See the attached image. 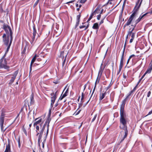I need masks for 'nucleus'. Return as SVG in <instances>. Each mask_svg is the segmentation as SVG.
<instances>
[{
    "label": "nucleus",
    "instance_id": "29",
    "mask_svg": "<svg viewBox=\"0 0 152 152\" xmlns=\"http://www.w3.org/2000/svg\"><path fill=\"white\" fill-rule=\"evenodd\" d=\"M97 82V80H96V82H95V86H94V89H93V92H92V94H91V97H90V98L89 99V100L88 101V102H87L86 104H87V103H88V102H89V101L90 100H91V96H92V95H93V94L94 93V91H95V88H96V83Z\"/></svg>",
    "mask_w": 152,
    "mask_h": 152
},
{
    "label": "nucleus",
    "instance_id": "20",
    "mask_svg": "<svg viewBox=\"0 0 152 152\" xmlns=\"http://www.w3.org/2000/svg\"><path fill=\"white\" fill-rule=\"evenodd\" d=\"M84 98V96L83 93H82L81 95L80 103L79 104V107H80L82 106L83 103L84 102V101L83 100Z\"/></svg>",
    "mask_w": 152,
    "mask_h": 152
},
{
    "label": "nucleus",
    "instance_id": "25",
    "mask_svg": "<svg viewBox=\"0 0 152 152\" xmlns=\"http://www.w3.org/2000/svg\"><path fill=\"white\" fill-rule=\"evenodd\" d=\"M4 152H11L10 151V146L9 144H8L6 146V148Z\"/></svg>",
    "mask_w": 152,
    "mask_h": 152
},
{
    "label": "nucleus",
    "instance_id": "30",
    "mask_svg": "<svg viewBox=\"0 0 152 152\" xmlns=\"http://www.w3.org/2000/svg\"><path fill=\"white\" fill-rule=\"evenodd\" d=\"M31 98L30 103L31 104H32L34 103V100L33 95H31Z\"/></svg>",
    "mask_w": 152,
    "mask_h": 152
},
{
    "label": "nucleus",
    "instance_id": "50",
    "mask_svg": "<svg viewBox=\"0 0 152 152\" xmlns=\"http://www.w3.org/2000/svg\"><path fill=\"white\" fill-rule=\"evenodd\" d=\"M135 56L134 55H131V56H130L129 58H131L132 57H134Z\"/></svg>",
    "mask_w": 152,
    "mask_h": 152
},
{
    "label": "nucleus",
    "instance_id": "27",
    "mask_svg": "<svg viewBox=\"0 0 152 152\" xmlns=\"http://www.w3.org/2000/svg\"><path fill=\"white\" fill-rule=\"evenodd\" d=\"M134 28L135 27H133V28L132 30L130 31H129L128 32V34L127 35L126 37V39L128 38L129 36H130L132 35V33H133V32H133V31L134 30Z\"/></svg>",
    "mask_w": 152,
    "mask_h": 152
},
{
    "label": "nucleus",
    "instance_id": "52",
    "mask_svg": "<svg viewBox=\"0 0 152 152\" xmlns=\"http://www.w3.org/2000/svg\"><path fill=\"white\" fill-rule=\"evenodd\" d=\"M140 82V80H139V81L137 83V84L135 86H136V88L137 87L138 85H139V84Z\"/></svg>",
    "mask_w": 152,
    "mask_h": 152
},
{
    "label": "nucleus",
    "instance_id": "24",
    "mask_svg": "<svg viewBox=\"0 0 152 152\" xmlns=\"http://www.w3.org/2000/svg\"><path fill=\"white\" fill-rule=\"evenodd\" d=\"M106 94V92H105L104 93H102L99 96V100H102L105 96Z\"/></svg>",
    "mask_w": 152,
    "mask_h": 152
},
{
    "label": "nucleus",
    "instance_id": "41",
    "mask_svg": "<svg viewBox=\"0 0 152 152\" xmlns=\"http://www.w3.org/2000/svg\"><path fill=\"white\" fill-rule=\"evenodd\" d=\"M0 118H4V114L3 113H1Z\"/></svg>",
    "mask_w": 152,
    "mask_h": 152
},
{
    "label": "nucleus",
    "instance_id": "16",
    "mask_svg": "<svg viewBox=\"0 0 152 152\" xmlns=\"http://www.w3.org/2000/svg\"><path fill=\"white\" fill-rule=\"evenodd\" d=\"M33 36L31 38H32V42H33L35 40V37L37 34V31L35 28V27L34 26L33 27Z\"/></svg>",
    "mask_w": 152,
    "mask_h": 152
},
{
    "label": "nucleus",
    "instance_id": "38",
    "mask_svg": "<svg viewBox=\"0 0 152 152\" xmlns=\"http://www.w3.org/2000/svg\"><path fill=\"white\" fill-rule=\"evenodd\" d=\"M80 15H78L77 16V20L78 21H80Z\"/></svg>",
    "mask_w": 152,
    "mask_h": 152
},
{
    "label": "nucleus",
    "instance_id": "13",
    "mask_svg": "<svg viewBox=\"0 0 152 152\" xmlns=\"http://www.w3.org/2000/svg\"><path fill=\"white\" fill-rule=\"evenodd\" d=\"M50 119L49 118H48L47 119L46 121L45 124L43 125V126H45V127L46 126V125L47 124V133H46V136L47 135L48 133V130H49V124L50 122Z\"/></svg>",
    "mask_w": 152,
    "mask_h": 152
},
{
    "label": "nucleus",
    "instance_id": "56",
    "mask_svg": "<svg viewBox=\"0 0 152 152\" xmlns=\"http://www.w3.org/2000/svg\"><path fill=\"white\" fill-rule=\"evenodd\" d=\"M149 66L152 67V63L151 62L149 65Z\"/></svg>",
    "mask_w": 152,
    "mask_h": 152
},
{
    "label": "nucleus",
    "instance_id": "31",
    "mask_svg": "<svg viewBox=\"0 0 152 152\" xmlns=\"http://www.w3.org/2000/svg\"><path fill=\"white\" fill-rule=\"evenodd\" d=\"M12 42V41H11V40L10 41V42L8 45V46L7 47V50L6 51V53H7V52H8L9 50V49L10 48V46L11 45V42Z\"/></svg>",
    "mask_w": 152,
    "mask_h": 152
},
{
    "label": "nucleus",
    "instance_id": "33",
    "mask_svg": "<svg viewBox=\"0 0 152 152\" xmlns=\"http://www.w3.org/2000/svg\"><path fill=\"white\" fill-rule=\"evenodd\" d=\"M80 110H79L78 111V110H77L74 113V114H75V115H78L80 113Z\"/></svg>",
    "mask_w": 152,
    "mask_h": 152
},
{
    "label": "nucleus",
    "instance_id": "40",
    "mask_svg": "<svg viewBox=\"0 0 152 152\" xmlns=\"http://www.w3.org/2000/svg\"><path fill=\"white\" fill-rule=\"evenodd\" d=\"M87 0H80V2L81 3H84Z\"/></svg>",
    "mask_w": 152,
    "mask_h": 152
},
{
    "label": "nucleus",
    "instance_id": "53",
    "mask_svg": "<svg viewBox=\"0 0 152 152\" xmlns=\"http://www.w3.org/2000/svg\"><path fill=\"white\" fill-rule=\"evenodd\" d=\"M102 69L100 68V70H99V73H102Z\"/></svg>",
    "mask_w": 152,
    "mask_h": 152
},
{
    "label": "nucleus",
    "instance_id": "21",
    "mask_svg": "<svg viewBox=\"0 0 152 152\" xmlns=\"http://www.w3.org/2000/svg\"><path fill=\"white\" fill-rule=\"evenodd\" d=\"M7 35V37L5 39H4V40H3L4 44L7 46L8 45L9 41V34H8Z\"/></svg>",
    "mask_w": 152,
    "mask_h": 152
},
{
    "label": "nucleus",
    "instance_id": "12",
    "mask_svg": "<svg viewBox=\"0 0 152 152\" xmlns=\"http://www.w3.org/2000/svg\"><path fill=\"white\" fill-rule=\"evenodd\" d=\"M45 130V126H43L42 127V128L41 129V131L40 132H39L38 131H37V134H36V136H38L39 134V136L38 139V142H39H39L40 141L41 139L42 136V135L43 133V132Z\"/></svg>",
    "mask_w": 152,
    "mask_h": 152
},
{
    "label": "nucleus",
    "instance_id": "18",
    "mask_svg": "<svg viewBox=\"0 0 152 152\" xmlns=\"http://www.w3.org/2000/svg\"><path fill=\"white\" fill-rule=\"evenodd\" d=\"M18 73V72L17 71H16L14 72L13 76L12 77V78L10 80V83L11 84L14 82Z\"/></svg>",
    "mask_w": 152,
    "mask_h": 152
},
{
    "label": "nucleus",
    "instance_id": "62",
    "mask_svg": "<svg viewBox=\"0 0 152 152\" xmlns=\"http://www.w3.org/2000/svg\"><path fill=\"white\" fill-rule=\"evenodd\" d=\"M88 27V26H87L85 28V30H86Z\"/></svg>",
    "mask_w": 152,
    "mask_h": 152
},
{
    "label": "nucleus",
    "instance_id": "55",
    "mask_svg": "<svg viewBox=\"0 0 152 152\" xmlns=\"http://www.w3.org/2000/svg\"><path fill=\"white\" fill-rule=\"evenodd\" d=\"M123 77L124 79L126 78V75H124V74L123 75Z\"/></svg>",
    "mask_w": 152,
    "mask_h": 152
},
{
    "label": "nucleus",
    "instance_id": "64",
    "mask_svg": "<svg viewBox=\"0 0 152 152\" xmlns=\"http://www.w3.org/2000/svg\"><path fill=\"white\" fill-rule=\"evenodd\" d=\"M80 96H79V97H78V99H77V101H78V102L79 101V100H80Z\"/></svg>",
    "mask_w": 152,
    "mask_h": 152
},
{
    "label": "nucleus",
    "instance_id": "51",
    "mask_svg": "<svg viewBox=\"0 0 152 152\" xmlns=\"http://www.w3.org/2000/svg\"><path fill=\"white\" fill-rule=\"evenodd\" d=\"M84 27H85V26H80V28H84Z\"/></svg>",
    "mask_w": 152,
    "mask_h": 152
},
{
    "label": "nucleus",
    "instance_id": "39",
    "mask_svg": "<svg viewBox=\"0 0 152 152\" xmlns=\"http://www.w3.org/2000/svg\"><path fill=\"white\" fill-rule=\"evenodd\" d=\"M135 36V33H132L131 37L132 38L134 39Z\"/></svg>",
    "mask_w": 152,
    "mask_h": 152
},
{
    "label": "nucleus",
    "instance_id": "7",
    "mask_svg": "<svg viewBox=\"0 0 152 152\" xmlns=\"http://www.w3.org/2000/svg\"><path fill=\"white\" fill-rule=\"evenodd\" d=\"M57 91L54 93H52L51 94V96H52L51 97V107H53V104L55 101L56 99V93L57 92Z\"/></svg>",
    "mask_w": 152,
    "mask_h": 152
},
{
    "label": "nucleus",
    "instance_id": "8",
    "mask_svg": "<svg viewBox=\"0 0 152 152\" xmlns=\"http://www.w3.org/2000/svg\"><path fill=\"white\" fill-rule=\"evenodd\" d=\"M148 12L145 13L144 14L141 15L134 22V24H132V26L135 27L137 24L142 19V18L145 15H146L148 14Z\"/></svg>",
    "mask_w": 152,
    "mask_h": 152
},
{
    "label": "nucleus",
    "instance_id": "54",
    "mask_svg": "<svg viewBox=\"0 0 152 152\" xmlns=\"http://www.w3.org/2000/svg\"><path fill=\"white\" fill-rule=\"evenodd\" d=\"M130 59L131 58H128V60H127V64H128L129 63V60H130Z\"/></svg>",
    "mask_w": 152,
    "mask_h": 152
},
{
    "label": "nucleus",
    "instance_id": "11",
    "mask_svg": "<svg viewBox=\"0 0 152 152\" xmlns=\"http://www.w3.org/2000/svg\"><path fill=\"white\" fill-rule=\"evenodd\" d=\"M148 12L145 13L144 14L141 15L134 22V24H132V26L135 27L137 24L142 19V18L145 15H146L148 14Z\"/></svg>",
    "mask_w": 152,
    "mask_h": 152
},
{
    "label": "nucleus",
    "instance_id": "45",
    "mask_svg": "<svg viewBox=\"0 0 152 152\" xmlns=\"http://www.w3.org/2000/svg\"><path fill=\"white\" fill-rule=\"evenodd\" d=\"M6 34H3V40H4V38H5V39L6 38Z\"/></svg>",
    "mask_w": 152,
    "mask_h": 152
},
{
    "label": "nucleus",
    "instance_id": "44",
    "mask_svg": "<svg viewBox=\"0 0 152 152\" xmlns=\"http://www.w3.org/2000/svg\"><path fill=\"white\" fill-rule=\"evenodd\" d=\"M101 18V15H98L97 16V19L98 20H99Z\"/></svg>",
    "mask_w": 152,
    "mask_h": 152
},
{
    "label": "nucleus",
    "instance_id": "6",
    "mask_svg": "<svg viewBox=\"0 0 152 152\" xmlns=\"http://www.w3.org/2000/svg\"><path fill=\"white\" fill-rule=\"evenodd\" d=\"M7 61L6 59L2 58L0 60V69L4 68L7 69L9 68V66L7 65Z\"/></svg>",
    "mask_w": 152,
    "mask_h": 152
},
{
    "label": "nucleus",
    "instance_id": "10",
    "mask_svg": "<svg viewBox=\"0 0 152 152\" xmlns=\"http://www.w3.org/2000/svg\"><path fill=\"white\" fill-rule=\"evenodd\" d=\"M148 12L145 13L144 14L141 15L134 22V24H132V26L135 27L137 24L142 19V18L145 15H146L148 14Z\"/></svg>",
    "mask_w": 152,
    "mask_h": 152
},
{
    "label": "nucleus",
    "instance_id": "58",
    "mask_svg": "<svg viewBox=\"0 0 152 152\" xmlns=\"http://www.w3.org/2000/svg\"><path fill=\"white\" fill-rule=\"evenodd\" d=\"M67 85H66L65 87L64 90H63V92L64 91V90H65V89L66 88V87H67Z\"/></svg>",
    "mask_w": 152,
    "mask_h": 152
},
{
    "label": "nucleus",
    "instance_id": "60",
    "mask_svg": "<svg viewBox=\"0 0 152 152\" xmlns=\"http://www.w3.org/2000/svg\"><path fill=\"white\" fill-rule=\"evenodd\" d=\"M42 147H43V148H44V142H43L42 143Z\"/></svg>",
    "mask_w": 152,
    "mask_h": 152
},
{
    "label": "nucleus",
    "instance_id": "26",
    "mask_svg": "<svg viewBox=\"0 0 152 152\" xmlns=\"http://www.w3.org/2000/svg\"><path fill=\"white\" fill-rule=\"evenodd\" d=\"M92 28L94 29H98L99 28V26L98 24L97 23H94L93 26Z\"/></svg>",
    "mask_w": 152,
    "mask_h": 152
},
{
    "label": "nucleus",
    "instance_id": "48",
    "mask_svg": "<svg viewBox=\"0 0 152 152\" xmlns=\"http://www.w3.org/2000/svg\"><path fill=\"white\" fill-rule=\"evenodd\" d=\"M80 21L77 20V22L76 23V26H77L79 24Z\"/></svg>",
    "mask_w": 152,
    "mask_h": 152
},
{
    "label": "nucleus",
    "instance_id": "17",
    "mask_svg": "<svg viewBox=\"0 0 152 152\" xmlns=\"http://www.w3.org/2000/svg\"><path fill=\"white\" fill-rule=\"evenodd\" d=\"M69 87L66 90V91L65 92V93L64 94L61 95L60 98L61 100L63 99L67 95L69 92Z\"/></svg>",
    "mask_w": 152,
    "mask_h": 152
},
{
    "label": "nucleus",
    "instance_id": "23",
    "mask_svg": "<svg viewBox=\"0 0 152 152\" xmlns=\"http://www.w3.org/2000/svg\"><path fill=\"white\" fill-rule=\"evenodd\" d=\"M152 70V67L149 66L147 71L143 75V77H144L145 75L147 73H150L151 72Z\"/></svg>",
    "mask_w": 152,
    "mask_h": 152
},
{
    "label": "nucleus",
    "instance_id": "42",
    "mask_svg": "<svg viewBox=\"0 0 152 152\" xmlns=\"http://www.w3.org/2000/svg\"><path fill=\"white\" fill-rule=\"evenodd\" d=\"M152 113V110L151 111H150L149 112L148 114H147V115H146L145 116H147L148 115H150Z\"/></svg>",
    "mask_w": 152,
    "mask_h": 152
},
{
    "label": "nucleus",
    "instance_id": "36",
    "mask_svg": "<svg viewBox=\"0 0 152 152\" xmlns=\"http://www.w3.org/2000/svg\"><path fill=\"white\" fill-rule=\"evenodd\" d=\"M18 145L19 148L20 147V138H19L18 140Z\"/></svg>",
    "mask_w": 152,
    "mask_h": 152
},
{
    "label": "nucleus",
    "instance_id": "15",
    "mask_svg": "<svg viewBox=\"0 0 152 152\" xmlns=\"http://www.w3.org/2000/svg\"><path fill=\"white\" fill-rule=\"evenodd\" d=\"M4 118H0V126L1 127V129L2 131H3L4 132L7 128H6L4 130H3V126H4Z\"/></svg>",
    "mask_w": 152,
    "mask_h": 152
},
{
    "label": "nucleus",
    "instance_id": "59",
    "mask_svg": "<svg viewBox=\"0 0 152 152\" xmlns=\"http://www.w3.org/2000/svg\"><path fill=\"white\" fill-rule=\"evenodd\" d=\"M24 133L26 134H27V132H26V130H24Z\"/></svg>",
    "mask_w": 152,
    "mask_h": 152
},
{
    "label": "nucleus",
    "instance_id": "34",
    "mask_svg": "<svg viewBox=\"0 0 152 152\" xmlns=\"http://www.w3.org/2000/svg\"><path fill=\"white\" fill-rule=\"evenodd\" d=\"M97 114H95L94 115L93 118L92 119V121H91L92 122H94V120L96 119V118L97 117Z\"/></svg>",
    "mask_w": 152,
    "mask_h": 152
},
{
    "label": "nucleus",
    "instance_id": "63",
    "mask_svg": "<svg viewBox=\"0 0 152 152\" xmlns=\"http://www.w3.org/2000/svg\"><path fill=\"white\" fill-rule=\"evenodd\" d=\"M76 6L77 7H79V5L78 4H76Z\"/></svg>",
    "mask_w": 152,
    "mask_h": 152
},
{
    "label": "nucleus",
    "instance_id": "61",
    "mask_svg": "<svg viewBox=\"0 0 152 152\" xmlns=\"http://www.w3.org/2000/svg\"><path fill=\"white\" fill-rule=\"evenodd\" d=\"M143 77V76H142V77L141 78V79L139 80H140V81L141 80H142V79L143 78V77Z\"/></svg>",
    "mask_w": 152,
    "mask_h": 152
},
{
    "label": "nucleus",
    "instance_id": "19",
    "mask_svg": "<svg viewBox=\"0 0 152 152\" xmlns=\"http://www.w3.org/2000/svg\"><path fill=\"white\" fill-rule=\"evenodd\" d=\"M124 51H125V49H124L123 50V53H122V56L121 57V61H120V66H123V65Z\"/></svg>",
    "mask_w": 152,
    "mask_h": 152
},
{
    "label": "nucleus",
    "instance_id": "14",
    "mask_svg": "<svg viewBox=\"0 0 152 152\" xmlns=\"http://www.w3.org/2000/svg\"><path fill=\"white\" fill-rule=\"evenodd\" d=\"M128 98H127L126 97V98L123 101L122 103L121 106L120 112H121L122 111H123V112H124V106L125 104L126 100Z\"/></svg>",
    "mask_w": 152,
    "mask_h": 152
},
{
    "label": "nucleus",
    "instance_id": "35",
    "mask_svg": "<svg viewBox=\"0 0 152 152\" xmlns=\"http://www.w3.org/2000/svg\"><path fill=\"white\" fill-rule=\"evenodd\" d=\"M39 0H37V1H36V2H35V3L34 4V7H35L38 4V2H39Z\"/></svg>",
    "mask_w": 152,
    "mask_h": 152
},
{
    "label": "nucleus",
    "instance_id": "37",
    "mask_svg": "<svg viewBox=\"0 0 152 152\" xmlns=\"http://www.w3.org/2000/svg\"><path fill=\"white\" fill-rule=\"evenodd\" d=\"M93 13H92L91 15L89 17V18L88 19V21L87 22L90 21L91 19L92 18V16H93Z\"/></svg>",
    "mask_w": 152,
    "mask_h": 152
},
{
    "label": "nucleus",
    "instance_id": "57",
    "mask_svg": "<svg viewBox=\"0 0 152 152\" xmlns=\"http://www.w3.org/2000/svg\"><path fill=\"white\" fill-rule=\"evenodd\" d=\"M74 0H73V1H69L68 2H67V3H72L74 1Z\"/></svg>",
    "mask_w": 152,
    "mask_h": 152
},
{
    "label": "nucleus",
    "instance_id": "32",
    "mask_svg": "<svg viewBox=\"0 0 152 152\" xmlns=\"http://www.w3.org/2000/svg\"><path fill=\"white\" fill-rule=\"evenodd\" d=\"M122 67H123L122 66L119 65V70H118V73H117L118 74H119L120 73V72L121 71L122 68Z\"/></svg>",
    "mask_w": 152,
    "mask_h": 152
},
{
    "label": "nucleus",
    "instance_id": "1",
    "mask_svg": "<svg viewBox=\"0 0 152 152\" xmlns=\"http://www.w3.org/2000/svg\"><path fill=\"white\" fill-rule=\"evenodd\" d=\"M142 0H138L133 10V12L130 17L126 23L124 25V28L126 26H128L131 23L132 21L135 16V15L137 11L140 7L142 3Z\"/></svg>",
    "mask_w": 152,
    "mask_h": 152
},
{
    "label": "nucleus",
    "instance_id": "4",
    "mask_svg": "<svg viewBox=\"0 0 152 152\" xmlns=\"http://www.w3.org/2000/svg\"><path fill=\"white\" fill-rule=\"evenodd\" d=\"M120 123L122 125H121L122 127H127L126 123L127 120L126 115L125 112H120Z\"/></svg>",
    "mask_w": 152,
    "mask_h": 152
},
{
    "label": "nucleus",
    "instance_id": "9",
    "mask_svg": "<svg viewBox=\"0 0 152 152\" xmlns=\"http://www.w3.org/2000/svg\"><path fill=\"white\" fill-rule=\"evenodd\" d=\"M148 12L145 13L144 14L141 15L134 22V24H132V26L135 27L137 24L142 19V18L145 15H146L148 14Z\"/></svg>",
    "mask_w": 152,
    "mask_h": 152
},
{
    "label": "nucleus",
    "instance_id": "2",
    "mask_svg": "<svg viewBox=\"0 0 152 152\" xmlns=\"http://www.w3.org/2000/svg\"><path fill=\"white\" fill-rule=\"evenodd\" d=\"M35 122L34 124L33 125L34 128H36V131L37 132L39 131V128L41 129L42 128V126L43 125L44 121H42L41 118H37L35 120Z\"/></svg>",
    "mask_w": 152,
    "mask_h": 152
},
{
    "label": "nucleus",
    "instance_id": "5",
    "mask_svg": "<svg viewBox=\"0 0 152 152\" xmlns=\"http://www.w3.org/2000/svg\"><path fill=\"white\" fill-rule=\"evenodd\" d=\"M3 28L5 31L7 35H8V34H9V31L11 42L12 40V32L11 28L8 25L4 24L3 25Z\"/></svg>",
    "mask_w": 152,
    "mask_h": 152
},
{
    "label": "nucleus",
    "instance_id": "43",
    "mask_svg": "<svg viewBox=\"0 0 152 152\" xmlns=\"http://www.w3.org/2000/svg\"><path fill=\"white\" fill-rule=\"evenodd\" d=\"M151 92L150 91H149L148 93V95H147V96L148 97H149V96H150V95H151Z\"/></svg>",
    "mask_w": 152,
    "mask_h": 152
},
{
    "label": "nucleus",
    "instance_id": "3",
    "mask_svg": "<svg viewBox=\"0 0 152 152\" xmlns=\"http://www.w3.org/2000/svg\"><path fill=\"white\" fill-rule=\"evenodd\" d=\"M121 129L122 130L120 132L119 137L121 139V142L123 141L124 139L126 138L128 134V131L127 127H123L121 126V125L120 126Z\"/></svg>",
    "mask_w": 152,
    "mask_h": 152
},
{
    "label": "nucleus",
    "instance_id": "47",
    "mask_svg": "<svg viewBox=\"0 0 152 152\" xmlns=\"http://www.w3.org/2000/svg\"><path fill=\"white\" fill-rule=\"evenodd\" d=\"M134 39L131 38V39H130V41H129V42H130V43H131L132 42H133V41Z\"/></svg>",
    "mask_w": 152,
    "mask_h": 152
},
{
    "label": "nucleus",
    "instance_id": "22",
    "mask_svg": "<svg viewBox=\"0 0 152 152\" xmlns=\"http://www.w3.org/2000/svg\"><path fill=\"white\" fill-rule=\"evenodd\" d=\"M36 58H37V55H35V56L31 60V64H30V71H31V68H32V64H33V63H34V62L35 61Z\"/></svg>",
    "mask_w": 152,
    "mask_h": 152
},
{
    "label": "nucleus",
    "instance_id": "49",
    "mask_svg": "<svg viewBox=\"0 0 152 152\" xmlns=\"http://www.w3.org/2000/svg\"><path fill=\"white\" fill-rule=\"evenodd\" d=\"M103 20H102L99 23V25L102 23H103Z\"/></svg>",
    "mask_w": 152,
    "mask_h": 152
},
{
    "label": "nucleus",
    "instance_id": "46",
    "mask_svg": "<svg viewBox=\"0 0 152 152\" xmlns=\"http://www.w3.org/2000/svg\"><path fill=\"white\" fill-rule=\"evenodd\" d=\"M3 12V10L1 7H0V12Z\"/></svg>",
    "mask_w": 152,
    "mask_h": 152
},
{
    "label": "nucleus",
    "instance_id": "28",
    "mask_svg": "<svg viewBox=\"0 0 152 152\" xmlns=\"http://www.w3.org/2000/svg\"><path fill=\"white\" fill-rule=\"evenodd\" d=\"M136 86H135L134 88L129 93V94L127 96V98H128L129 97V96L131 95L135 91V90L136 89Z\"/></svg>",
    "mask_w": 152,
    "mask_h": 152
}]
</instances>
